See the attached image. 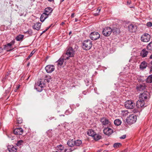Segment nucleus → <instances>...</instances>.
Masks as SVG:
<instances>
[{"label": "nucleus", "instance_id": "obj_1", "mask_svg": "<svg viewBox=\"0 0 152 152\" xmlns=\"http://www.w3.org/2000/svg\"><path fill=\"white\" fill-rule=\"evenodd\" d=\"M92 45V42L89 39H87L83 42L82 47L83 49L88 50L91 48Z\"/></svg>", "mask_w": 152, "mask_h": 152}, {"label": "nucleus", "instance_id": "obj_2", "mask_svg": "<svg viewBox=\"0 0 152 152\" xmlns=\"http://www.w3.org/2000/svg\"><path fill=\"white\" fill-rule=\"evenodd\" d=\"M45 86V84L43 81L41 80H38L37 83L35 84L34 88L35 89L39 92L41 91L42 90V88Z\"/></svg>", "mask_w": 152, "mask_h": 152}, {"label": "nucleus", "instance_id": "obj_3", "mask_svg": "<svg viewBox=\"0 0 152 152\" xmlns=\"http://www.w3.org/2000/svg\"><path fill=\"white\" fill-rule=\"evenodd\" d=\"M137 120V116L134 114L130 115L127 117L126 121L128 124H131L134 123Z\"/></svg>", "mask_w": 152, "mask_h": 152}, {"label": "nucleus", "instance_id": "obj_4", "mask_svg": "<svg viewBox=\"0 0 152 152\" xmlns=\"http://www.w3.org/2000/svg\"><path fill=\"white\" fill-rule=\"evenodd\" d=\"M75 51L73 48L71 47H69L66 51L65 54L63 55H65V57L66 59H68L70 57H73L74 56Z\"/></svg>", "mask_w": 152, "mask_h": 152}, {"label": "nucleus", "instance_id": "obj_5", "mask_svg": "<svg viewBox=\"0 0 152 152\" xmlns=\"http://www.w3.org/2000/svg\"><path fill=\"white\" fill-rule=\"evenodd\" d=\"M135 105V103L133 101L128 100L125 102L124 106L127 109H132L134 107Z\"/></svg>", "mask_w": 152, "mask_h": 152}, {"label": "nucleus", "instance_id": "obj_6", "mask_svg": "<svg viewBox=\"0 0 152 152\" xmlns=\"http://www.w3.org/2000/svg\"><path fill=\"white\" fill-rule=\"evenodd\" d=\"M112 32V29L109 27H107L103 29L102 34L105 36H109Z\"/></svg>", "mask_w": 152, "mask_h": 152}, {"label": "nucleus", "instance_id": "obj_7", "mask_svg": "<svg viewBox=\"0 0 152 152\" xmlns=\"http://www.w3.org/2000/svg\"><path fill=\"white\" fill-rule=\"evenodd\" d=\"M89 37L91 39L95 40L99 38L100 35L98 32L94 31L90 34Z\"/></svg>", "mask_w": 152, "mask_h": 152}, {"label": "nucleus", "instance_id": "obj_8", "mask_svg": "<svg viewBox=\"0 0 152 152\" xmlns=\"http://www.w3.org/2000/svg\"><path fill=\"white\" fill-rule=\"evenodd\" d=\"M100 121L102 125L108 126L111 124L110 121L106 118L103 117L101 118Z\"/></svg>", "mask_w": 152, "mask_h": 152}, {"label": "nucleus", "instance_id": "obj_9", "mask_svg": "<svg viewBox=\"0 0 152 152\" xmlns=\"http://www.w3.org/2000/svg\"><path fill=\"white\" fill-rule=\"evenodd\" d=\"M150 36L148 34L145 33L143 34L141 37L142 41L147 42L149 41L150 39Z\"/></svg>", "mask_w": 152, "mask_h": 152}, {"label": "nucleus", "instance_id": "obj_10", "mask_svg": "<svg viewBox=\"0 0 152 152\" xmlns=\"http://www.w3.org/2000/svg\"><path fill=\"white\" fill-rule=\"evenodd\" d=\"M149 94V93L148 92H144L139 95V99L145 102V101L147 100L148 96Z\"/></svg>", "mask_w": 152, "mask_h": 152}, {"label": "nucleus", "instance_id": "obj_11", "mask_svg": "<svg viewBox=\"0 0 152 152\" xmlns=\"http://www.w3.org/2000/svg\"><path fill=\"white\" fill-rule=\"evenodd\" d=\"M55 69V66L53 65H48L45 67V70L48 73H51Z\"/></svg>", "mask_w": 152, "mask_h": 152}, {"label": "nucleus", "instance_id": "obj_12", "mask_svg": "<svg viewBox=\"0 0 152 152\" xmlns=\"http://www.w3.org/2000/svg\"><path fill=\"white\" fill-rule=\"evenodd\" d=\"M103 131L104 133L108 136L111 135L113 132V130L109 127L105 128Z\"/></svg>", "mask_w": 152, "mask_h": 152}, {"label": "nucleus", "instance_id": "obj_13", "mask_svg": "<svg viewBox=\"0 0 152 152\" xmlns=\"http://www.w3.org/2000/svg\"><path fill=\"white\" fill-rule=\"evenodd\" d=\"M128 28L129 31L131 32H134L136 31L137 26L135 25L131 24L129 25Z\"/></svg>", "mask_w": 152, "mask_h": 152}, {"label": "nucleus", "instance_id": "obj_14", "mask_svg": "<svg viewBox=\"0 0 152 152\" xmlns=\"http://www.w3.org/2000/svg\"><path fill=\"white\" fill-rule=\"evenodd\" d=\"M145 105V102L139 99L137 102L136 106L138 108L144 107Z\"/></svg>", "mask_w": 152, "mask_h": 152}, {"label": "nucleus", "instance_id": "obj_15", "mask_svg": "<svg viewBox=\"0 0 152 152\" xmlns=\"http://www.w3.org/2000/svg\"><path fill=\"white\" fill-rule=\"evenodd\" d=\"M13 132L15 134L22 135L23 132V130L21 128H17L14 130Z\"/></svg>", "mask_w": 152, "mask_h": 152}, {"label": "nucleus", "instance_id": "obj_16", "mask_svg": "<svg viewBox=\"0 0 152 152\" xmlns=\"http://www.w3.org/2000/svg\"><path fill=\"white\" fill-rule=\"evenodd\" d=\"M7 148L8 150L10 152H16L17 149L16 146H14L13 145H8Z\"/></svg>", "mask_w": 152, "mask_h": 152}, {"label": "nucleus", "instance_id": "obj_17", "mask_svg": "<svg viewBox=\"0 0 152 152\" xmlns=\"http://www.w3.org/2000/svg\"><path fill=\"white\" fill-rule=\"evenodd\" d=\"M65 55H63L62 57L57 61V64L58 65L61 66L64 61V60L67 59L66 58V57H65Z\"/></svg>", "mask_w": 152, "mask_h": 152}, {"label": "nucleus", "instance_id": "obj_18", "mask_svg": "<svg viewBox=\"0 0 152 152\" xmlns=\"http://www.w3.org/2000/svg\"><path fill=\"white\" fill-rule=\"evenodd\" d=\"M53 10L52 8H51L48 7L45 8L44 10V13L47 15L48 16L50 15Z\"/></svg>", "mask_w": 152, "mask_h": 152}, {"label": "nucleus", "instance_id": "obj_19", "mask_svg": "<svg viewBox=\"0 0 152 152\" xmlns=\"http://www.w3.org/2000/svg\"><path fill=\"white\" fill-rule=\"evenodd\" d=\"M145 88V84L138 85L136 87L137 89L139 91H142L144 90Z\"/></svg>", "mask_w": 152, "mask_h": 152}, {"label": "nucleus", "instance_id": "obj_20", "mask_svg": "<svg viewBox=\"0 0 152 152\" xmlns=\"http://www.w3.org/2000/svg\"><path fill=\"white\" fill-rule=\"evenodd\" d=\"M148 52L145 49H142L140 52V55L142 57L147 56Z\"/></svg>", "mask_w": 152, "mask_h": 152}, {"label": "nucleus", "instance_id": "obj_21", "mask_svg": "<svg viewBox=\"0 0 152 152\" xmlns=\"http://www.w3.org/2000/svg\"><path fill=\"white\" fill-rule=\"evenodd\" d=\"M41 24L40 23H37L33 26V29L39 30L40 28Z\"/></svg>", "mask_w": 152, "mask_h": 152}, {"label": "nucleus", "instance_id": "obj_22", "mask_svg": "<svg viewBox=\"0 0 152 152\" xmlns=\"http://www.w3.org/2000/svg\"><path fill=\"white\" fill-rule=\"evenodd\" d=\"M112 32L114 34L117 35L120 33V31L119 28H113L112 29Z\"/></svg>", "mask_w": 152, "mask_h": 152}, {"label": "nucleus", "instance_id": "obj_23", "mask_svg": "<svg viewBox=\"0 0 152 152\" xmlns=\"http://www.w3.org/2000/svg\"><path fill=\"white\" fill-rule=\"evenodd\" d=\"M67 145L69 147H72L75 146V140L70 139L67 142Z\"/></svg>", "mask_w": 152, "mask_h": 152}, {"label": "nucleus", "instance_id": "obj_24", "mask_svg": "<svg viewBox=\"0 0 152 152\" xmlns=\"http://www.w3.org/2000/svg\"><path fill=\"white\" fill-rule=\"evenodd\" d=\"M48 17V16L44 12L40 16V20L41 22H43Z\"/></svg>", "mask_w": 152, "mask_h": 152}, {"label": "nucleus", "instance_id": "obj_25", "mask_svg": "<svg viewBox=\"0 0 152 152\" xmlns=\"http://www.w3.org/2000/svg\"><path fill=\"white\" fill-rule=\"evenodd\" d=\"M147 66V63L145 61L142 62L140 65V68L142 69H143L146 68Z\"/></svg>", "mask_w": 152, "mask_h": 152}, {"label": "nucleus", "instance_id": "obj_26", "mask_svg": "<svg viewBox=\"0 0 152 152\" xmlns=\"http://www.w3.org/2000/svg\"><path fill=\"white\" fill-rule=\"evenodd\" d=\"M23 35H19L15 37V39L18 41H21L24 37Z\"/></svg>", "mask_w": 152, "mask_h": 152}, {"label": "nucleus", "instance_id": "obj_27", "mask_svg": "<svg viewBox=\"0 0 152 152\" xmlns=\"http://www.w3.org/2000/svg\"><path fill=\"white\" fill-rule=\"evenodd\" d=\"M94 139L95 140H98L102 138V136L99 134L95 133L93 137Z\"/></svg>", "mask_w": 152, "mask_h": 152}, {"label": "nucleus", "instance_id": "obj_28", "mask_svg": "<svg viewBox=\"0 0 152 152\" xmlns=\"http://www.w3.org/2000/svg\"><path fill=\"white\" fill-rule=\"evenodd\" d=\"M95 133L93 130L92 129H90L87 132V134L90 136H92L93 137Z\"/></svg>", "mask_w": 152, "mask_h": 152}, {"label": "nucleus", "instance_id": "obj_29", "mask_svg": "<svg viewBox=\"0 0 152 152\" xmlns=\"http://www.w3.org/2000/svg\"><path fill=\"white\" fill-rule=\"evenodd\" d=\"M56 148L58 152H61L64 150V147L62 145H60L57 146Z\"/></svg>", "mask_w": 152, "mask_h": 152}, {"label": "nucleus", "instance_id": "obj_30", "mask_svg": "<svg viewBox=\"0 0 152 152\" xmlns=\"http://www.w3.org/2000/svg\"><path fill=\"white\" fill-rule=\"evenodd\" d=\"M82 144V141L80 140H75V145L76 146H80Z\"/></svg>", "mask_w": 152, "mask_h": 152}, {"label": "nucleus", "instance_id": "obj_31", "mask_svg": "<svg viewBox=\"0 0 152 152\" xmlns=\"http://www.w3.org/2000/svg\"><path fill=\"white\" fill-rule=\"evenodd\" d=\"M114 123L116 126H119L121 124V121L119 119H116L114 121Z\"/></svg>", "mask_w": 152, "mask_h": 152}, {"label": "nucleus", "instance_id": "obj_32", "mask_svg": "<svg viewBox=\"0 0 152 152\" xmlns=\"http://www.w3.org/2000/svg\"><path fill=\"white\" fill-rule=\"evenodd\" d=\"M146 82L148 83H152V75L148 77L146 79Z\"/></svg>", "mask_w": 152, "mask_h": 152}, {"label": "nucleus", "instance_id": "obj_33", "mask_svg": "<svg viewBox=\"0 0 152 152\" xmlns=\"http://www.w3.org/2000/svg\"><path fill=\"white\" fill-rule=\"evenodd\" d=\"M147 48L148 50H152V41L147 46Z\"/></svg>", "mask_w": 152, "mask_h": 152}, {"label": "nucleus", "instance_id": "obj_34", "mask_svg": "<svg viewBox=\"0 0 152 152\" xmlns=\"http://www.w3.org/2000/svg\"><path fill=\"white\" fill-rule=\"evenodd\" d=\"M76 149V148H66L64 150V152H71Z\"/></svg>", "mask_w": 152, "mask_h": 152}, {"label": "nucleus", "instance_id": "obj_35", "mask_svg": "<svg viewBox=\"0 0 152 152\" xmlns=\"http://www.w3.org/2000/svg\"><path fill=\"white\" fill-rule=\"evenodd\" d=\"M23 142V141L22 140H18L16 143V145L18 146H20L21 145Z\"/></svg>", "mask_w": 152, "mask_h": 152}, {"label": "nucleus", "instance_id": "obj_36", "mask_svg": "<svg viewBox=\"0 0 152 152\" xmlns=\"http://www.w3.org/2000/svg\"><path fill=\"white\" fill-rule=\"evenodd\" d=\"M35 51L34 50L33 51H32L30 53L29 56L27 58V60H28V59H29L30 57L34 54L35 53Z\"/></svg>", "mask_w": 152, "mask_h": 152}, {"label": "nucleus", "instance_id": "obj_37", "mask_svg": "<svg viewBox=\"0 0 152 152\" xmlns=\"http://www.w3.org/2000/svg\"><path fill=\"white\" fill-rule=\"evenodd\" d=\"M121 144L120 143H115L113 145V147L115 148H117L121 146Z\"/></svg>", "mask_w": 152, "mask_h": 152}, {"label": "nucleus", "instance_id": "obj_38", "mask_svg": "<svg viewBox=\"0 0 152 152\" xmlns=\"http://www.w3.org/2000/svg\"><path fill=\"white\" fill-rule=\"evenodd\" d=\"M111 96L112 98H115L117 96L116 94H115V93L114 91H112L111 93Z\"/></svg>", "mask_w": 152, "mask_h": 152}, {"label": "nucleus", "instance_id": "obj_39", "mask_svg": "<svg viewBox=\"0 0 152 152\" xmlns=\"http://www.w3.org/2000/svg\"><path fill=\"white\" fill-rule=\"evenodd\" d=\"M12 45L10 43H8L7 45H4L3 48L2 49V50H5L6 49V48L7 47H8V46L10 47Z\"/></svg>", "mask_w": 152, "mask_h": 152}, {"label": "nucleus", "instance_id": "obj_40", "mask_svg": "<svg viewBox=\"0 0 152 152\" xmlns=\"http://www.w3.org/2000/svg\"><path fill=\"white\" fill-rule=\"evenodd\" d=\"M23 120L21 118H18L17 119V123L19 124H21L22 123Z\"/></svg>", "mask_w": 152, "mask_h": 152}, {"label": "nucleus", "instance_id": "obj_41", "mask_svg": "<svg viewBox=\"0 0 152 152\" xmlns=\"http://www.w3.org/2000/svg\"><path fill=\"white\" fill-rule=\"evenodd\" d=\"M148 66L150 68V72H152V61L149 63Z\"/></svg>", "mask_w": 152, "mask_h": 152}, {"label": "nucleus", "instance_id": "obj_42", "mask_svg": "<svg viewBox=\"0 0 152 152\" xmlns=\"http://www.w3.org/2000/svg\"><path fill=\"white\" fill-rule=\"evenodd\" d=\"M51 79L50 77L49 76H46L45 77V80H46L48 82L50 81V80Z\"/></svg>", "mask_w": 152, "mask_h": 152}, {"label": "nucleus", "instance_id": "obj_43", "mask_svg": "<svg viewBox=\"0 0 152 152\" xmlns=\"http://www.w3.org/2000/svg\"><path fill=\"white\" fill-rule=\"evenodd\" d=\"M146 25L149 27H151L152 26V23L151 22H148L146 24Z\"/></svg>", "mask_w": 152, "mask_h": 152}, {"label": "nucleus", "instance_id": "obj_44", "mask_svg": "<svg viewBox=\"0 0 152 152\" xmlns=\"http://www.w3.org/2000/svg\"><path fill=\"white\" fill-rule=\"evenodd\" d=\"M86 110L88 112L87 113L88 114L91 113V110L90 109L87 108L86 109Z\"/></svg>", "mask_w": 152, "mask_h": 152}, {"label": "nucleus", "instance_id": "obj_45", "mask_svg": "<svg viewBox=\"0 0 152 152\" xmlns=\"http://www.w3.org/2000/svg\"><path fill=\"white\" fill-rule=\"evenodd\" d=\"M26 33H27L29 34H30V35H31L32 33V32L31 31H27L26 32Z\"/></svg>", "mask_w": 152, "mask_h": 152}, {"label": "nucleus", "instance_id": "obj_46", "mask_svg": "<svg viewBox=\"0 0 152 152\" xmlns=\"http://www.w3.org/2000/svg\"><path fill=\"white\" fill-rule=\"evenodd\" d=\"M84 115V114L83 113H80L79 114V117L83 118Z\"/></svg>", "mask_w": 152, "mask_h": 152}, {"label": "nucleus", "instance_id": "obj_47", "mask_svg": "<svg viewBox=\"0 0 152 152\" xmlns=\"http://www.w3.org/2000/svg\"><path fill=\"white\" fill-rule=\"evenodd\" d=\"M126 135H122V136H121L120 137V138L121 139H124L126 138Z\"/></svg>", "mask_w": 152, "mask_h": 152}, {"label": "nucleus", "instance_id": "obj_48", "mask_svg": "<svg viewBox=\"0 0 152 152\" xmlns=\"http://www.w3.org/2000/svg\"><path fill=\"white\" fill-rule=\"evenodd\" d=\"M70 113H71L68 110H66L65 113V114L66 115H68L69 114H70Z\"/></svg>", "mask_w": 152, "mask_h": 152}, {"label": "nucleus", "instance_id": "obj_49", "mask_svg": "<svg viewBox=\"0 0 152 152\" xmlns=\"http://www.w3.org/2000/svg\"><path fill=\"white\" fill-rule=\"evenodd\" d=\"M15 41L14 40H12L11 42L10 43L12 45L14 44L15 43Z\"/></svg>", "mask_w": 152, "mask_h": 152}, {"label": "nucleus", "instance_id": "obj_50", "mask_svg": "<svg viewBox=\"0 0 152 152\" xmlns=\"http://www.w3.org/2000/svg\"><path fill=\"white\" fill-rule=\"evenodd\" d=\"M52 25H50V26H49V27H47L46 29L45 30V31L46 32V31H47L50 28V27Z\"/></svg>", "mask_w": 152, "mask_h": 152}, {"label": "nucleus", "instance_id": "obj_51", "mask_svg": "<svg viewBox=\"0 0 152 152\" xmlns=\"http://www.w3.org/2000/svg\"><path fill=\"white\" fill-rule=\"evenodd\" d=\"M127 5H130L131 3V1H127Z\"/></svg>", "mask_w": 152, "mask_h": 152}, {"label": "nucleus", "instance_id": "obj_52", "mask_svg": "<svg viewBox=\"0 0 152 152\" xmlns=\"http://www.w3.org/2000/svg\"><path fill=\"white\" fill-rule=\"evenodd\" d=\"M74 15L75 14L74 13H72L71 15V17L73 18L74 17Z\"/></svg>", "mask_w": 152, "mask_h": 152}, {"label": "nucleus", "instance_id": "obj_53", "mask_svg": "<svg viewBox=\"0 0 152 152\" xmlns=\"http://www.w3.org/2000/svg\"><path fill=\"white\" fill-rule=\"evenodd\" d=\"M20 87V85H18L16 88V89H18Z\"/></svg>", "mask_w": 152, "mask_h": 152}, {"label": "nucleus", "instance_id": "obj_54", "mask_svg": "<svg viewBox=\"0 0 152 152\" xmlns=\"http://www.w3.org/2000/svg\"><path fill=\"white\" fill-rule=\"evenodd\" d=\"M45 31H43L42 33L40 35V36H41L43 33H45Z\"/></svg>", "mask_w": 152, "mask_h": 152}, {"label": "nucleus", "instance_id": "obj_55", "mask_svg": "<svg viewBox=\"0 0 152 152\" xmlns=\"http://www.w3.org/2000/svg\"><path fill=\"white\" fill-rule=\"evenodd\" d=\"M100 11V9H98L97 10V11L98 12H99Z\"/></svg>", "mask_w": 152, "mask_h": 152}, {"label": "nucleus", "instance_id": "obj_56", "mask_svg": "<svg viewBox=\"0 0 152 152\" xmlns=\"http://www.w3.org/2000/svg\"><path fill=\"white\" fill-rule=\"evenodd\" d=\"M83 94L84 95H86V92L85 91H84L83 92Z\"/></svg>", "mask_w": 152, "mask_h": 152}, {"label": "nucleus", "instance_id": "obj_57", "mask_svg": "<svg viewBox=\"0 0 152 152\" xmlns=\"http://www.w3.org/2000/svg\"><path fill=\"white\" fill-rule=\"evenodd\" d=\"M71 34H72V31H70L69 33V35H70Z\"/></svg>", "mask_w": 152, "mask_h": 152}, {"label": "nucleus", "instance_id": "obj_58", "mask_svg": "<svg viewBox=\"0 0 152 152\" xmlns=\"http://www.w3.org/2000/svg\"><path fill=\"white\" fill-rule=\"evenodd\" d=\"M77 20H78L77 19V18H75V22H77Z\"/></svg>", "mask_w": 152, "mask_h": 152}, {"label": "nucleus", "instance_id": "obj_59", "mask_svg": "<svg viewBox=\"0 0 152 152\" xmlns=\"http://www.w3.org/2000/svg\"><path fill=\"white\" fill-rule=\"evenodd\" d=\"M64 24V22H62V23H61V25H63V24Z\"/></svg>", "mask_w": 152, "mask_h": 152}, {"label": "nucleus", "instance_id": "obj_60", "mask_svg": "<svg viewBox=\"0 0 152 152\" xmlns=\"http://www.w3.org/2000/svg\"><path fill=\"white\" fill-rule=\"evenodd\" d=\"M65 116V115H60V116Z\"/></svg>", "mask_w": 152, "mask_h": 152}, {"label": "nucleus", "instance_id": "obj_61", "mask_svg": "<svg viewBox=\"0 0 152 152\" xmlns=\"http://www.w3.org/2000/svg\"><path fill=\"white\" fill-rule=\"evenodd\" d=\"M17 90L18 89H15L14 90V91L15 92H16Z\"/></svg>", "mask_w": 152, "mask_h": 152}, {"label": "nucleus", "instance_id": "obj_62", "mask_svg": "<svg viewBox=\"0 0 152 152\" xmlns=\"http://www.w3.org/2000/svg\"><path fill=\"white\" fill-rule=\"evenodd\" d=\"M76 105H77V107H78L79 106V104H76Z\"/></svg>", "mask_w": 152, "mask_h": 152}, {"label": "nucleus", "instance_id": "obj_63", "mask_svg": "<svg viewBox=\"0 0 152 152\" xmlns=\"http://www.w3.org/2000/svg\"><path fill=\"white\" fill-rule=\"evenodd\" d=\"M48 0L50 1H53V0Z\"/></svg>", "mask_w": 152, "mask_h": 152}, {"label": "nucleus", "instance_id": "obj_64", "mask_svg": "<svg viewBox=\"0 0 152 152\" xmlns=\"http://www.w3.org/2000/svg\"><path fill=\"white\" fill-rule=\"evenodd\" d=\"M101 150H100H100H99V152H101Z\"/></svg>", "mask_w": 152, "mask_h": 152}]
</instances>
